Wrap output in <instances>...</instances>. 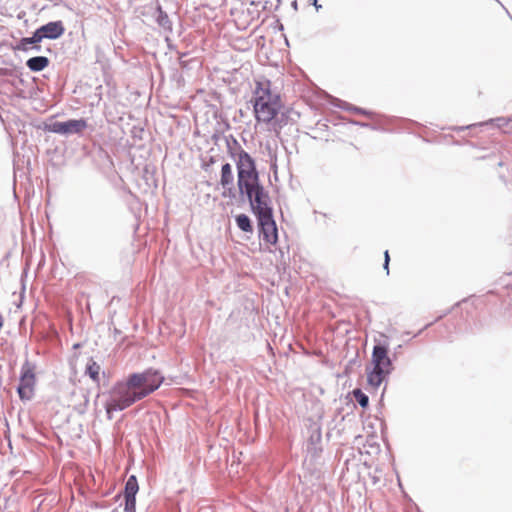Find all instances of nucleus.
<instances>
[{
    "instance_id": "13",
    "label": "nucleus",
    "mask_w": 512,
    "mask_h": 512,
    "mask_svg": "<svg viewBox=\"0 0 512 512\" xmlns=\"http://www.w3.org/2000/svg\"><path fill=\"white\" fill-rule=\"evenodd\" d=\"M238 227L244 232H252V225L250 219L245 214H240L236 217Z\"/></svg>"
},
{
    "instance_id": "15",
    "label": "nucleus",
    "mask_w": 512,
    "mask_h": 512,
    "mask_svg": "<svg viewBox=\"0 0 512 512\" xmlns=\"http://www.w3.org/2000/svg\"><path fill=\"white\" fill-rule=\"evenodd\" d=\"M353 396L361 407L366 408L368 406V396L365 393H363L361 389H355L353 391Z\"/></svg>"
},
{
    "instance_id": "5",
    "label": "nucleus",
    "mask_w": 512,
    "mask_h": 512,
    "mask_svg": "<svg viewBox=\"0 0 512 512\" xmlns=\"http://www.w3.org/2000/svg\"><path fill=\"white\" fill-rule=\"evenodd\" d=\"M281 102L280 95L272 88V83L266 78L255 82L254 101Z\"/></svg>"
},
{
    "instance_id": "1",
    "label": "nucleus",
    "mask_w": 512,
    "mask_h": 512,
    "mask_svg": "<svg viewBox=\"0 0 512 512\" xmlns=\"http://www.w3.org/2000/svg\"><path fill=\"white\" fill-rule=\"evenodd\" d=\"M163 381L161 373L153 369L129 375L125 382L117 383L111 390L110 400L105 406L108 417H112V412L124 410L147 397L156 391Z\"/></svg>"
},
{
    "instance_id": "19",
    "label": "nucleus",
    "mask_w": 512,
    "mask_h": 512,
    "mask_svg": "<svg viewBox=\"0 0 512 512\" xmlns=\"http://www.w3.org/2000/svg\"><path fill=\"white\" fill-rule=\"evenodd\" d=\"M351 123H354V124H360V125H362V126H368V125H369L368 123H360V122H357V121H348V122H347V121H345V119H343L340 123H337V124H335V125H336V126H343V127H345V126H347V125H349V124H351Z\"/></svg>"
},
{
    "instance_id": "9",
    "label": "nucleus",
    "mask_w": 512,
    "mask_h": 512,
    "mask_svg": "<svg viewBox=\"0 0 512 512\" xmlns=\"http://www.w3.org/2000/svg\"><path fill=\"white\" fill-rule=\"evenodd\" d=\"M43 38L56 39L59 38L65 31L61 21L49 22L39 28Z\"/></svg>"
},
{
    "instance_id": "12",
    "label": "nucleus",
    "mask_w": 512,
    "mask_h": 512,
    "mask_svg": "<svg viewBox=\"0 0 512 512\" xmlns=\"http://www.w3.org/2000/svg\"><path fill=\"white\" fill-rule=\"evenodd\" d=\"M139 490L137 479L134 475L130 476L125 484V497L135 498Z\"/></svg>"
},
{
    "instance_id": "18",
    "label": "nucleus",
    "mask_w": 512,
    "mask_h": 512,
    "mask_svg": "<svg viewBox=\"0 0 512 512\" xmlns=\"http://www.w3.org/2000/svg\"><path fill=\"white\" fill-rule=\"evenodd\" d=\"M77 123L76 122H65V123H57L53 126V128H76Z\"/></svg>"
},
{
    "instance_id": "6",
    "label": "nucleus",
    "mask_w": 512,
    "mask_h": 512,
    "mask_svg": "<svg viewBox=\"0 0 512 512\" xmlns=\"http://www.w3.org/2000/svg\"><path fill=\"white\" fill-rule=\"evenodd\" d=\"M281 102L254 101V112L258 121L269 123L281 108Z\"/></svg>"
},
{
    "instance_id": "21",
    "label": "nucleus",
    "mask_w": 512,
    "mask_h": 512,
    "mask_svg": "<svg viewBox=\"0 0 512 512\" xmlns=\"http://www.w3.org/2000/svg\"><path fill=\"white\" fill-rule=\"evenodd\" d=\"M313 4H314V6H315L317 9L320 7V6H318V4H317V0H313Z\"/></svg>"
},
{
    "instance_id": "23",
    "label": "nucleus",
    "mask_w": 512,
    "mask_h": 512,
    "mask_svg": "<svg viewBox=\"0 0 512 512\" xmlns=\"http://www.w3.org/2000/svg\"><path fill=\"white\" fill-rule=\"evenodd\" d=\"M61 131H62V132H68L69 130H67V129H64V130H61Z\"/></svg>"
},
{
    "instance_id": "17",
    "label": "nucleus",
    "mask_w": 512,
    "mask_h": 512,
    "mask_svg": "<svg viewBox=\"0 0 512 512\" xmlns=\"http://www.w3.org/2000/svg\"><path fill=\"white\" fill-rule=\"evenodd\" d=\"M136 498L125 497V512H135Z\"/></svg>"
},
{
    "instance_id": "10",
    "label": "nucleus",
    "mask_w": 512,
    "mask_h": 512,
    "mask_svg": "<svg viewBox=\"0 0 512 512\" xmlns=\"http://www.w3.org/2000/svg\"><path fill=\"white\" fill-rule=\"evenodd\" d=\"M27 67L34 72L42 71L49 65V60L44 56H37L28 59Z\"/></svg>"
},
{
    "instance_id": "22",
    "label": "nucleus",
    "mask_w": 512,
    "mask_h": 512,
    "mask_svg": "<svg viewBox=\"0 0 512 512\" xmlns=\"http://www.w3.org/2000/svg\"><path fill=\"white\" fill-rule=\"evenodd\" d=\"M473 126H474V125H468V126H466L465 128L470 129V128H472Z\"/></svg>"
},
{
    "instance_id": "3",
    "label": "nucleus",
    "mask_w": 512,
    "mask_h": 512,
    "mask_svg": "<svg viewBox=\"0 0 512 512\" xmlns=\"http://www.w3.org/2000/svg\"><path fill=\"white\" fill-rule=\"evenodd\" d=\"M238 187L252 201L253 194L262 187L258 184V175L255 171L254 161L247 154L240 155L238 162Z\"/></svg>"
},
{
    "instance_id": "8",
    "label": "nucleus",
    "mask_w": 512,
    "mask_h": 512,
    "mask_svg": "<svg viewBox=\"0 0 512 512\" xmlns=\"http://www.w3.org/2000/svg\"><path fill=\"white\" fill-rule=\"evenodd\" d=\"M251 205L257 215V218L272 215V209L268 205V196L263 189L257 190L252 197Z\"/></svg>"
},
{
    "instance_id": "7",
    "label": "nucleus",
    "mask_w": 512,
    "mask_h": 512,
    "mask_svg": "<svg viewBox=\"0 0 512 512\" xmlns=\"http://www.w3.org/2000/svg\"><path fill=\"white\" fill-rule=\"evenodd\" d=\"M260 235L262 240L269 245H275L278 242V230L273 215L258 218Z\"/></svg>"
},
{
    "instance_id": "14",
    "label": "nucleus",
    "mask_w": 512,
    "mask_h": 512,
    "mask_svg": "<svg viewBox=\"0 0 512 512\" xmlns=\"http://www.w3.org/2000/svg\"><path fill=\"white\" fill-rule=\"evenodd\" d=\"M43 39L39 29H37L33 36L32 37H25V38H22L21 41H20V45L23 49H26V46L29 45V44H35V43H38L40 42L41 40Z\"/></svg>"
},
{
    "instance_id": "4",
    "label": "nucleus",
    "mask_w": 512,
    "mask_h": 512,
    "mask_svg": "<svg viewBox=\"0 0 512 512\" xmlns=\"http://www.w3.org/2000/svg\"><path fill=\"white\" fill-rule=\"evenodd\" d=\"M36 385L35 367L26 361L21 367L18 394L21 400H30L34 395Z\"/></svg>"
},
{
    "instance_id": "20",
    "label": "nucleus",
    "mask_w": 512,
    "mask_h": 512,
    "mask_svg": "<svg viewBox=\"0 0 512 512\" xmlns=\"http://www.w3.org/2000/svg\"><path fill=\"white\" fill-rule=\"evenodd\" d=\"M384 257H385V261H384V269L387 271V274L389 273V261H390V256H389V252L386 250L385 253H384Z\"/></svg>"
},
{
    "instance_id": "16",
    "label": "nucleus",
    "mask_w": 512,
    "mask_h": 512,
    "mask_svg": "<svg viewBox=\"0 0 512 512\" xmlns=\"http://www.w3.org/2000/svg\"><path fill=\"white\" fill-rule=\"evenodd\" d=\"M99 371L100 366L95 362L87 367V373L93 380H98Z\"/></svg>"
},
{
    "instance_id": "2",
    "label": "nucleus",
    "mask_w": 512,
    "mask_h": 512,
    "mask_svg": "<svg viewBox=\"0 0 512 512\" xmlns=\"http://www.w3.org/2000/svg\"><path fill=\"white\" fill-rule=\"evenodd\" d=\"M371 366L370 370L367 368V382L372 388L377 389L393 370L387 347L383 345L374 346Z\"/></svg>"
},
{
    "instance_id": "11",
    "label": "nucleus",
    "mask_w": 512,
    "mask_h": 512,
    "mask_svg": "<svg viewBox=\"0 0 512 512\" xmlns=\"http://www.w3.org/2000/svg\"><path fill=\"white\" fill-rule=\"evenodd\" d=\"M234 176L232 172V167L229 163H226L221 168V179L220 183L223 188H228L233 184Z\"/></svg>"
}]
</instances>
